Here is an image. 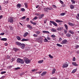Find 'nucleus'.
<instances>
[{"label": "nucleus", "instance_id": "1", "mask_svg": "<svg viewBox=\"0 0 79 79\" xmlns=\"http://www.w3.org/2000/svg\"><path fill=\"white\" fill-rule=\"evenodd\" d=\"M24 61L26 64H29L31 63V60H29L28 58L26 57L23 58Z\"/></svg>", "mask_w": 79, "mask_h": 79}, {"label": "nucleus", "instance_id": "2", "mask_svg": "<svg viewBox=\"0 0 79 79\" xmlns=\"http://www.w3.org/2000/svg\"><path fill=\"white\" fill-rule=\"evenodd\" d=\"M17 63H19L21 64H24V61L23 59H22L20 58H18L17 60Z\"/></svg>", "mask_w": 79, "mask_h": 79}, {"label": "nucleus", "instance_id": "3", "mask_svg": "<svg viewBox=\"0 0 79 79\" xmlns=\"http://www.w3.org/2000/svg\"><path fill=\"white\" fill-rule=\"evenodd\" d=\"M68 66H69V64H68V63H67V62H66L64 64H63L62 68H67Z\"/></svg>", "mask_w": 79, "mask_h": 79}, {"label": "nucleus", "instance_id": "4", "mask_svg": "<svg viewBox=\"0 0 79 79\" xmlns=\"http://www.w3.org/2000/svg\"><path fill=\"white\" fill-rule=\"evenodd\" d=\"M67 41L66 40H64L62 41L60 43V44H65L67 43Z\"/></svg>", "mask_w": 79, "mask_h": 79}, {"label": "nucleus", "instance_id": "5", "mask_svg": "<svg viewBox=\"0 0 79 79\" xmlns=\"http://www.w3.org/2000/svg\"><path fill=\"white\" fill-rule=\"evenodd\" d=\"M50 23H52V24H53V25L55 26H58V24H57L55 22L52 21H50Z\"/></svg>", "mask_w": 79, "mask_h": 79}, {"label": "nucleus", "instance_id": "6", "mask_svg": "<svg viewBox=\"0 0 79 79\" xmlns=\"http://www.w3.org/2000/svg\"><path fill=\"white\" fill-rule=\"evenodd\" d=\"M21 48H22V49H24V48H25V47H26V45L24 43L21 44L20 45Z\"/></svg>", "mask_w": 79, "mask_h": 79}, {"label": "nucleus", "instance_id": "7", "mask_svg": "<svg viewBox=\"0 0 79 79\" xmlns=\"http://www.w3.org/2000/svg\"><path fill=\"white\" fill-rule=\"evenodd\" d=\"M8 21H9V22H10V23H13V22H14V21H13V19H12L11 17H10L9 18Z\"/></svg>", "mask_w": 79, "mask_h": 79}, {"label": "nucleus", "instance_id": "8", "mask_svg": "<svg viewBox=\"0 0 79 79\" xmlns=\"http://www.w3.org/2000/svg\"><path fill=\"white\" fill-rule=\"evenodd\" d=\"M29 39H23L21 41L22 42H27V41H29Z\"/></svg>", "mask_w": 79, "mask_h": 79}, {"label": "nucleus", "instance_id": "9", "mask_svg": "<svg viewBox=\"0 0 79 79\" xmlns=\"http://www.w3.org/2000/svg\"><path fill=\"white\" fill-rule=\"evenodd\" d=\"M44 16V14H42V15H40L39 16V19H42L43 17Z\"/></svg>", "mask_w": 79, "mask_h": 79}, {"label": "nucleus", "instance_id": "10", "mask_svg": "<svg viewBox=\"0 0 79 79\" xmlns=\"http://www.w3.org/2000/svg\"><path fill=\"white\" fill-rule=\"evenodd\" d=\"M15 44L18 46H21V43L19 42H15Z\"/></svg>", "mask_w": 79, "mask_h": 79}, {"label": "nucleus", "instance_id": "11", "mask_svg": "<svg viewBox=\"0 0 79 79\" xmlns=\"http://www.w3.org/2000/svg\"><path fill=\"white\" fill-rule=\"evenodd\" d=\"M27 27L28 28H29L30 30H32V27L30 25H27Z\"/></svg>", "mask_w": 79, "mask_h": 79}, {"label": "nucleus", "instance_id": "12", "mask_svg": "<svg viewBox=\"0 0 79 79\" xmlns=\"http://www.w3.org/2000/svg\"><path fill=\"white\" fill-rule=\"evenodd\" d=\"M29 34V33H28V32H26L23 35V36L24 37H26L27 36V35Z\"/></svg>", "mask_w": 79, "mask_h": 79}, {"label": "nucleus", "instance_id": "13", "mask_svg": "<svg viewBox=\"0 0 79 79\" xmlns=\"http://www.w3.org/2000/svg\"><path fill=\"white\" fill-rule=\"evenodd\" d=\"M56 71V69H53L52 71V74H53L55 73V72Z\"/></svg>", "mask_w": 79, "mask_h": 79}, {"label": "nucleus", "instance_id": "14", "mask_svg": "<svg viewBox=\"0 0 79 79\" xmlns=\"http://www.w3.org/2000/svg\"><path fill=\"white\" fill-rule=\"evenodd\" d=\"M63 29V27H59L57 29V31H61Z\"/></svg>", "mask_w": 79, "mask_h": 79}, {"label": "nucleus", "instance_id": "15", "mask_svg": "<svg viewBox=\"0 0 79 79\" xmlns=\"http://www.w3.org/2000/svg\"><path fill=\"white\" fill-rule=\"evenodd\" d=\"M68 24L70 26H74L75 24L73 23H71L70 22H69L68 23Z\"/></svg>", "mask_w": 79, "mask_h": 79}, {"label": "nucleus", "instance_id": "16", "mask_svg": "<svg viewBox=\"0 0 79 79\" xmlns=\"http://www.w3.org/2000/svg\"><path fill=\"white\" fill-rule=\"evenodd\" d=\"M46 74H47V72H44L41 74V76H45Z\"/></svg>", "mask_w": 79, "mask_h": 79}, {"label": "nucleus", "instance_id": "17", "mask_svg": "<svg viewBox=\"0 0 79 79\" xmlns=\"http://www.w3.org/2000/svg\"><path fill=\"white\" fill-rule=\"evenodd\" d=\"M72 64H73V65H74V66H78V64H76V62H72Z\"/></svg>", "mask_w": 79, "mask_h": 79}, {"label": "nucleus", "instance_id": "18", "mask_svg": "<svg viewBox=\"0 0 79 79\" xmlns=\"http://www.w3.org/2000/svg\"><path fill=\"white\" fill-rule=\"evenodd\" d=\"M56 23H63V21H61V20H60L58 19L56 20Z\"/></svg>", "mask_w": 79, "mask_h": 79}, {"label": "nucleus", "instance_id": "19", "mask_svg": "<svg viewBox=\"0 0 79 79\" xmlns=\"http://www.w3.org/2000/svg\"><path fill=\"white\" fill-rule=\"evenodd\" d=\"M16 38H17V40H21V37L17 36L16 37Z\"/></svg>", "mask_w": 79, "mask_h": 79}, {"label": "nucleus", "instance_id": "20", "mask_svg": "<svg viewBox=\"0 0 79 79\" xmlns=\"http://www.w3.org/2000/svg\"><path fill=\"white\" fill-rule=\"evenodd\" d=\"M43 33H46V34H50V32L48 31H42Z\"/></svg>", "mask_w": 79, "mask_h": 79}, {"label": "nucleus", "instance_id": "21", "mask_svg": "<svg viewBox=\"0 0 79 79\" xmlns=\"http://www.w3.org/2000/svg\"><path fill=\"white\" fill-rule=\"evenodd\" d=\"M1 40H2V41H6L7 39L5 38H2L1 39Z\"/></svg>", "mask_w": 79, "mask_h": 79}, {"label": "nucleus", "instance_id": "22", "mask_svg": "<svg viewBox=\"0 0 79 79\" xmlns=\"http://www.w3.org/2000/svg\"><path fill=\"white\" fill-rule=\"evenodd\" d=\"M44 62V60H39L38 61V63H42Z\"/></svg>", "mask_w": 79, "mask_h": 79}, {"label": "nucleus", "instance_id": "23", "mask_svg": "<svg viewBox=\"0 0 79 79\" xmlns=\"http://www.w3.org/2000/svg\"><path fill=\"white\" fill-rule=\"evenodd\" d=\"M24 4L25 5V7H26L27 8L28 7V5H27V2L25 3H24Z\"/></svg>", "mask_w": 79, "mask_h": 79}, {"label": "nucleus", "instance_id": "24", "mask_svg": "<svg viewBox=\"0 0 79 79\" xmlns=\"http://www.w3.org/2000/svg\"><path fill=\"white\" fill-rule=\"evenodd\" d=\"M35 33H36L37 35H40V32L39 31H37L35 32Z\"/></svg>", "mask_w": 79, "mask_h": 79}, {"label": "nucleus", "instance_id": "25", "mask_svg": "<svg viewBox=\"0 0 79 79\" xmlns=\"http://www.w3.org/2000/svg\"><path fill=\"white\" fill-rule=\"evenodd\" d=\"M21 4H18L17 5V7L18 8H20V7H21Z\"/></svg>", "mask_w": 79, "mask_h": 79}, {"label": "nucleus", "instance_id": "26", "mask_svg": "<svg viewBox=\"0 0 79 79\" xmlns=\"http://www.w3.org/2000/svg\"><path fill=\"white\" fill-rule=\"evenodd\" d=\"M51 31L52 32H53L56 31V29H54V28H52Z\"/></svg>", "mask_w": 79, "mask_h": 79}, {"label": "nucleus", "instance_id": "27", "mask_svg": "<svg viewBox=\"0 0 79 79\" xmlns=\"http://www.w3.org/2000/svg\"><path fill=\"white\" fill-rule=\"evenodd\" d=\"M66 36L68 37H70L71 36V35L69 33H67L66 34Z\"/></svg>", "mask_w": 79, "mask_h": 79}, {"label": "nucleus", "instance_id": "28", "mask_svg": "<svg viewBox=\"0 0 79 79\" xmlns=\"http://www.w3.org/2000/svg\"><path fill=\"white\" fill-rule=\"evenodd\" d=\"M70 7L71 8V9H74V6H73V5H71L70 6Z\"/></svg>", "mask_w": 79, "mask_h": 79}, {"label": "nucleus", "instance_id": "29", "mask_svg": "<svg viewBox=\"0 0 79 79\" xmlns=\"http://www.w3.org/2000/svg\"><path fill=\"white\" fill-rule=\"evenodd\" d=\"M69 32L70 33V34H74V31L72 30H70L69 31Z\"/></svg>", "mask_w": 79, "mask_h": 79}, {"label": "nucleus", "instance_id": "30", "mask_svg": "<svg viewBox=\"0 0 79 79\" xmlns=\"http://www.w3.org/2000/svg\"><path fill=\"white\" fill-rule=\"evenodd\" d=\"M30 23H31V24H33V25H36V23H34L32 21H30Z\"/></svg>", "mask_w": 79, "mask_h": 79}, {"label": "nucleus", "instance_id": "31", "mask_svg": "<svg viewBox=\"0 0 79 79\" xmlns=\"http://www.w3.org/2000/svg\"><path fill=\"white\" fill-rule=\"evenodd\" d=\"M14 51H15V52H17V51H18L19 50V49L16 48H14Z\"/></svg>", "mask_w": 79, "mask_h": 79}, {"label": "nucleus", "instance_id": "32", "mask_svg": "<svg viewBox=\"0 0 79 79\" xmlns=\"http://www.w3.org/2000/svg\"><path fill=\"white\" fill-rule=\"evenodd\" d=\"M64 26L65 27L66 29H67V30H68V26L67 25H66V24H65L64 25Z\"/></svg>", "mask_w": 79, "mask_h": 79}, {"label": "nucleus", "instance_id": "33", "mask_svg": "<svg viewBox=\"0 0 79 79\" xmlns=\"http://www.w3.org/2000/svg\"><path fill=\"white\" fill-rule=\"evenodd\" d=\"M20 69L21 68H20V67H17L15 68V71H17V70H18V69Z\"/></svg>", "mask_w": 79, "mask_h": 79}, {"label": "nucleus", "instance_id": "34", "mask_svg": "<svg viewBox=\"0 0 79 79\" xmlns=\"http://www.w3.org/2000/svg\"><path fill=\"white\" fill-rule=\"evenodd\" d=\"M56 45H57L58 47H62V45L58 44H56Z\"/></svg>", "mask_w": 79, "mask_h": 79}, {"label": "nucleus", "instance_id": "35", "mask_svg": "<svg viewBox=\"0 0 79 79\" xmlns=\"http://www.w3.org/2000/svg\"><path fill=\"white\" fill-rule=\"evenodd\" d=\"M48 56L50 58H53V56L49 54Z\"/></svg>", "mask_w": 79, "mask_h": 79}, {"label": "nucleus", "instance_id": "36", "mask_svg": "<svg viewBox=\"0 0 79 79\" xmlns=\"http://www.w3.org/2000/svg\"><path fill=\"white\" fill-rule=\"evenodd\" d=\"M33 37H38V35L36 34H34L33 35Z\"/></svg>", "mask_w": 79, "mask_h": 79}, {"label": "nucleus", "instance_id": "37", "mask_svg": "<svg viewBox=\"0 0 79 79\" xmlns=\"http://www.w3.org/2000/svg\"><path fill=\"white\" fill-rule=\"evenodd\" d=\"M4 3L5 4V5H6V4L8 3V1H4Z\"/></svg>", "mask_w": 79, "mask_h": 79}, {"label": "nucleus", "instance_id": "38", "mask_svg": "<svg viewBox=\"0 0 79 79\" xmlns=\"http://www.w3.org/2000/svg\"><path fill=\"white\" fill-rule=\"evenodd\" d=\"M44 42H47L48 41V40H47V38H45L44 40Z\"/></svg>", "mask_w": 79, "mask_h": 79}, {"label": "nucleus", "instance_id": "39", "mask_svg": "<svg viewBox=\"0 0 79 79\" xmlns=\"http://www.w3.org/2000/svg\"><path fill=\"white\" fill-rule=\"evenodd\" d=\"M76 71H77V69H74L73 71V73H76Z\"/></svg>", "mask_w": 79, "mask_h": 79}, {"label": "nucleus", "instance_id": "40", "mask_svg": "<svg viewBox=\"0 0 79 79\" xmlns=\"http://www.w3.org/2000/svg\"><path fill=\"white\" fill-rule=\"evenodd\" d=\"M15 58L12 57L11 59L12 61H11V63H12L13 61H15Z\"/></svg>", "mask_w": 79, "mask_h": 79}, {"label": "nucleus", "instance_id": "41", "mask_svg": "<svg viewBox=\"0 0 79 79\" xmlns=\"http://www.w3.org/2000/svg\"><path fill=\"white\" fill-rule=\"evenodd\" d=\"M6 72V71L4 72H1V74H5Z\"/></svg>", "mask_w": 79, "mask_h": 79}, {"label": "nucleus", "instance_id": "42", "mask_svg": "<svg viewBox=\"0 0 79 79\" xmlns=\"http://www.w3.org/2000/svg\"><path fill=\"white\" fill-rule=\"evenodd\" d=\"M44 24H45L46 23H47V19H44Z\"/></svg>", "mask_w": 79, "mask_h": 79}, {"label": "nucleus", "instance_id": "43", "mask_svg": "<svg viewBox=\"0 0 79 79\" xmlns=\"http://www.w3.org/2000/svg\"><path fill=\"white\" fill-rule=\"evenodd\" d=\"M21 11H25V9L24 8H22L21 9Z\"/></svg>", "mask_w": 79, "mask_h": 79}, {"label": "nucleus", "instance_id": "44", "mask_svg": "<svg viewBox=\"0 0 79 79\" xmlns=\"http://www.w3.org/2000/svg\"><path fill=\"white\" fill-rule=\"evenodd\" d=\"M53 8H57V7H56V6L55 5H53L52 6Z\"/></svg>", "mask_w": 79, "mask_h": 79}, {"label": "nucleus", "instance_id": "45", "mask_svg": "<svg viewBox=\"0 0 79 79\" xmlns=\"http://www.w3.org/2000/svg\"><path fill=\"white\" fill-rule=\"evenodd\" d=\"M65 15V13H63L60 14V16H64Z\"/></svg>", "mask_w": 79, "mask_h": 79}, {"label": "nucleus", "instance_id": "46", "mask_svg": "<svg viewBox=\"0 0 79 79\" xmlns=\"http://www.w3.org/2000/svg\"><path fill=\"white\" fill-rule=\"evenodd\" d=\"M5 34V33L2 32L0 34V35H4Z\"/></svg>", "mask_w": 79, "mask_h": 79}, {"label": "nucleus", "instance_id": "47", "mask_svg": "<svg viewBox=\"0 0 79 79\" xmlns=\"http://www.w3.org/2000/svg\"><path fill=\"white\" fill-rule=\"evenodd\" d=\"M26 19V16H24L23 17H22L21 19Z\"/></svg>", "mask_w": 79, "mask_h": 79}, {"label": "nucleus", "instance_id": "48", "mask_svg": "<svg viewBox=\"0 0 79 79\" xmlns=\"http://www.w3.org/2000/svg\"><path fill=\"white\" fill-rule=\"evenodd\" d=\"M60 3H61V4H62V5H63V4H64L63 2L61 0H60Z\"/></svg>", "mask_w": 79, "mask_h": 79}, {"label": "nucleus", "instance_id": "49", "mask_svg": "<svg viewBox=\"0 0 79 79\" xmlns=\"http://www.w3.org/2000/svg\"><path fill=\"white\" fill-rule=\"evenodd\" d=\"M56 36L55 35H51V37H52V38H54V37H55Z\"/></svg>", "mask_w": 79, "mask_h": 79}, {"label": "nucleus", "instance_id": "50", "mask_svg": "<svg viewBox=\"0 0 79 79\" xmlns=\"http://www.w3.org/2000/svg\"><path fill=\"white\" fill-rule=\"evenodd\" d=\"M9 28H10V29L11 30H13V27H12L11 26H10L9 27Z\"/></svg>", "mask_w": 79, "mask_h": 79}, {"label": "nucleus", "instance_id": "51", "mask_svg": "<svg viewBox=\"0 0 79 79\" xmlns=\"http://www.w3.org/2000/svg\"><path fill=\"white\" fill-rule=\"evenodd\" d=\"M73 61H76V58L74 57H73Z\"/></svg>", "mask_w": 79, "mask_h": 79}, {"label": "nucleus", "instance_id": "52", "mask_svg": "<svg viewBox=\"0 0 79 79\" xmlns=\"http://www.w3.org/2000/svg\"><path fill=\"white\" fill-rule=\"evenodd\" d=\"M49 10H53V8L52 7H49Z\"/></svg>", "mask_w": 79, "mask_h": 79}, {"label": "nucleus", "instance_id": "53", "mask_svg": "<svg viewBox=\"0 0 79 79\" xmlns=\"http://www.w3.org/2000/svg\"><path fill=\"white\" fill-rule=\"evenodd\" d=\"M62 40V39L61 38H59V42H61Z\"/></svg>", "mask_w": 79, "mask_h": 79}, {"label": "nucleus", "instance_id": "54", "mask_svg": "<svg viewBox=\"0 0 79 79\" xmlns=\"http://www.w3.org/2000/svg\"><path fill=\"white\" fill-rule=\"evenodd\" d=\"M71 1L73 3H75V1L73 0H71Z\"/></svg>", "mask_w": 79, "mask_h": 79}, {"label": "nucleus", "instance_id": "55", "mask_svg": "<svg viewBox=\"0 0 79 79\" xmlns=\"http://www.w3.org/2000/svg\"><path fill=\"white\" fill-rule=\"evenodd\" d=\"M44 10L45 11H46V12H48V10H47L46 8H45Z\"/></svg>", "mask_w": 79, "mask_h": 79}, {"label": "nucleus", "instance_id": "56", "mask_svg": "<svg viewBox=\"0 0 79 79\" xmlns=\"http://www.w3.org/2000/svg\"><path fill=\"white\" fill-rule=\"evenodd\" d=\"M37 19V17H35L34 18H33V19H34L35 20H36Z\"/></svg>", "mask_w": 79, "mask_h": 79}, {"label": "nucleus", "instance_id": "57", "mask_svg": "<svg viewBox=\"0 0 79 79\" xmlns=\"http://www.w3.org/2000/svg\"><path fill=\"white\" fill-rule=\"evenodd\" d=\"M3 18V15H0V19H1Z\"/></svg>", "mask_w": 79, "mask_h": 79}, {"label": "nucleus", "instance_id": "58", "mask_svg": "<svg viewBox=\"0 0 79 79\" xmlns=\"http://www.w3.org/2000/svg\"><path fill=\"white\" fill-rule=\"evenodd\" d=\"M75 47L76 48H79V46L78 45H77Z\"/></svg>", "mask_w": 79, "mask_h": 79}, {"label": "nucleus", "instance_id": "59", "mask_svg": "<svg viewBox=\"0 0 79 79\" xmlns=\"http://www.w3.org/2000/svg\"><path fill=\"white\" fill-rule=\"evenodd\" d=\"M65 34H66L67 33V31L66 30H65L64 31Z\"/></svg>", "mask_w": 79, "mask_h": 79}, {"label": "nucleus", "instance_id": "60", "mask_svg": "<svg viewBox=\"0 0 79 79\" xmlns=\"http://www.w3.org/2000/svg\"><path fill=\"white\" fill-rule=\"evenodd\" d=\"M39 5H37L36 6V8H39Z\"/></svg>", "mask_w": 79, "mask_h": 79}, {"label": "nucleus", "instance_id": "61", "mask_svg": "<svg viewBox=\"0 0 79 79\" xmlns=\"http://www.w3.org/2000/svg\"><path fill=\"white\" fill-rule=\"evenodd\" d=\"M10 56H7V59H9V58H10Z\"/></svg>", "mask_w": 79, "mask_h": 79}, {"label": "nucleus", "instance_id": "62", "mask_svg": "<svg viewBox=\"0 0 79 79\" xmlns=\"http://www.w3.org/2000/svg\"><path fill=\"white\" fill-rule=\"evenodd\" d=\"M26 21H29V19L28 18H27V19H26Z\"/></svg>", "mask_w": 79, "mask_h": 79}, {"label": "nucleus", "instance_id": "63", "mask_svg": "<svg viewBox=\"0 0 79 79\" xmlns=\"http://www.w3.org/2000/svg\"><path fill=\"white\" fill-rule=\"evenodd\" d=\"M12 67H13V66L12 65L9 66V68H12Z\"/></svg>", "mask_w": 79, "mask_h": 79}, {"label": "nucleus", "instance_id": "64", "mask_svg": "<svg viewBox=\"0 0 79 79\" xmlns=\"http://www.w3.org/2000/svg\"><path fill=\"white\" fill-rule=\"evenodd\" d=\"M77 54H79V51H78L77 52Z\"/></svg>", "mask_w": 79, "mask_h": 79}]
</instances>
